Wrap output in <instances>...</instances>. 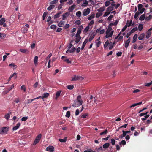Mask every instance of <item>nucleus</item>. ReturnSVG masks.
Returning a JSON list of instances; mask_svg holds the SVG:
<instances>
[{
	"instance_id": "f257e3e1",
	"label": "nucleus",
	"mask_w": 152,
	"mask_h": 152,
	"mask_svg": "<svg viewBox=\"0 0 152 152\" xmlns=\"http://www.w3.org/2000/svg\"><path fill=\"white\" fill-rule=\"evenodd\" d=\"M81 96L80 95L78 96L77 97V100L74 101L73 104L72 105V106L74 107H79L82 105L83 103V101L82 100H80Z\"/></svg>"
},
{
	"instance_id": "f03ea898",
	"label": "nucleus",
	"mask_w": 152,
	"mask_h": 152,
	"mask_svg": "<svg viewBox=\"0 0 152 152\" xmlns=\"http://www.w3.org/2000/svg\"><path fill=\"white\" fill-rule=\"evenodd\" d=\"M83 77L81 76L74 75V77L72 78V81H75L76 80L81 81L83 80Z\"/></svg>"
},
{
	"instance_id": "7ed1b4c3",
	"label": "nucleus",
	"mask_w": 152,
	"mask_h": 152,
	"mask_svg": "<svg viewBox=\"0 0 152 152\" xmlns=\"http://www.w3.org/2000/svg\"><path fill=\"white\" fill-rule=\"evenodd\" d=\"M8 131L7 127H3L0 129V134H6Z\"/></svg>"
},
{
	"instance_id": "20e7f679",
	"label": "nucleus",
	"mask_w": 152,
	"mask_h": 152,
	"mask_svg": "<svg viewBox=\"0 0 152 152\" xmlns=\"http://www.w3.org/2000/svg\"><path fill=\"white\" fill-rule=\"evenodd\" d=\"M112 29V28L111 27H108V28L106 32V35L105 36V37L106 38H108V37H110V36H109L110 34V33Z\"/></svg>"
},
{
	"instance_id": "39448f33",
	"label": "nucleus",
	"mask_w": 152,
	"mask_h": 152,
	"mask_svg": "<svg viewBox=\"0 0 152 152\" xmlns=\"http://www.w3.org/2000/svg\"><path fill=\"white\" fill-rule=\"evenodd\" d=\"M142 7L143 5L141 4H138V11L140 12V13L141 14L145 10L144 8H142Z\"/></svg>"
},
{
	"instance_id": "423d86ee",
	"label": "nucleus",
	"mask_w": 152,
	"mask_h": 152,
	"mask_svg": "<svg viewBox=\"0 0 152 152\" xmlns=\"http://www.w3.org/2000/svg\"><path fill=\"white\" fill-rule=\"evenodd\" d=\"M41 137L42 135L41 134H39L36 137L34 142V144L35 145L37 144L39 142L41 138Z\"/></svg>"
},
{
	"instance_id": "0eeeda50",
	"label": "nucleus",
	"mask_w": 152,
	"mask_h": 152,
	"mask_svg": "<svg viewBox=\"0 0 152 152\" xmlns=\"http://www.w3.org/2000/svg\"><path fill=\"white\" fill-rule=\"evenodd\" d=\"M54 149L53 146L50 145L46 148V150L50 152H53L54 151Z\"/></svg>"
},
{
	"instance_id": "6e6552de",
	"label": "nucleus",
	"mask_w": 152,
	"mask_h": 152,
	"mask_svg": "<svg viewBox=\"0 0 152 152\" xmlns=\"http://www.w3.org/2000/svg\"><path fill=\"white\" fill-rule=\"evenodd\" d=\"M90 11V10L89 8L85 9L83 11V15L84 16L87 15L89 14Z\"/></svg>"
},
{
	"instance_id": "1a4fd4ad",
	"label": "nucleus",
	"mask_w": 152,
	"mask_h": 152,
	"mask_svg": "<svg viewBox=\"0 0 152 152\" xmlns=\"http://www.w3.org/2000/svg\"><path fill=\"white\" fill-rule=\"evenodd\" d=\"M70 14L69 12H67L62 15V20H65L66 17L69 15Z\"/></svg>"
},
{
	"instance_id": "9d476101",
	"label": "nucleus",
	"mask_w": 152,
	"mask_h": 152,
	"mask_svg": "<svg viewBox=\"0 0 152 152\" xmlns=\"http://www.w3.org/2000/svg\"><path fill=\"white\" fill-rule=\"evenodd\" d=\"M20 125L21 124L20 123H18L16 124V126H14L12 128L13 130H16L17 129H18L19 128V127L20 126Z\"/></svg>"
},
{
	"instance_id": "9b49d317",
	"label": "nucleus",
	"mask_w": 152,
	"mask_h": 152,
	"mask_svg": "<svg viewBox=\"0 0 152 152\" xmlns=\"http://www.w3.org/2000/svg\"><path fill=\"white\" fill-rule=\"evenodd\" d=\"M62 13V12L59 11L54 16L53 18L54 19H55L56 18H58L60 17L61 14Z\"/></svg>"
},
{
	"instance_id": "f8f14e48",
	"label": "nucleus",
	"mask_w": 152,
	"mask_h": 152,
	"mask_svg": "<svg viewBox=\"0 0 152 152\" xmlns=\"http://www.w3.org/2000/svg\"><path fill=\"white\" fill-rule=\"evenodd\" d=\"M62 91L60 90L58 91L57 92L55 97V99L56 100H57V99L61 95V93Z\"/></svg>"
},
{
	"instance_id": "ddd939ff",
	"label": "nucleus",
	"mask_w": 152,
	"mask_h": 152,
	"mask_svg": "<svg viewBox=\"0 0 152 152\" xmlns=\"http://www.w3.org/2000/svg\"><path fill=\"white\" fill-rule=\"evenodd\" d=\"M49 95V93H45L43 94L42 96H40V98H41L42 99H43L44 98L48 97Z\"/></svg>"
},
{
	"instance_id": "4468645a",
	"label": "nucleus",
	"mask_w": 152,
	"mask_h": 152,
	"mask_svg": "<svg viewBox=\"0 0 152 152\" xmlns=\"http://www.w3.org/2000/svg\"><path fill=\"white\" fill-rule=\"evenodd\" d=\"M75 4H73L70 7H69L68 10L70 12H71L73 11V10L74 9V8L76 7Z\"/></svg>"
},
{
	"instance_id": "2eb2a0df",
	"label": "nucleus",
	"mask_w": 152,
	"mask_h": 152,
	"mask_svg": "<svg viewBox=\"0 0 152 152\" xmlns=\"http://www.w3.org/2000/svg\"><path fill=\"white\" fill-rule=\"evenodd\" d=\"M88 42V39H86L84 42H83V43L82 45V47H81V49L83 50L84 49V47H85L86 44Z\"/></svg>"
},
{
	"instance_id": "dca6fc26",
	"label": "nucleus",
	"mask_w": 152,
	"mask_h": 152,
	"mask_svg": "<svg viewBox=\"0 0 152 152\" xmlns=\"http://www.w3.org/2000/svg\"><path fill=\"white\" fill-rule=\"evenodd\" d=\"M145 34L144 33L141 34L138 37V39L139 40H142L145 37Z\"/></svg>"
},
{
	"instance_id": "f3484780",
	"label": "nucleus",
	"mask_w": 152,
	"mask_h": 152,
	"mask_svg": "<svg viewBox=\"0 0 152 152\" xmlns=\"http://www.w3.org/2000/svg\"><path fill=\"white\" fill-rule=\"evenodd\" d=\"M105 10V8L104 6L101 7L99 9L97 10V11L99 12L102 13V12L104 11Z\"/></svg>"
},
{
	"instance_id": "a211bd4d",
	"label": "nucleus",
	"mask_w": 152,
	"mask_h": 152,
	"mask_svg": "<svg viewBox=\"0 0 152 152\" xmlns=\"http://www.w3.org/2000/svg\"><path fill=\"white\" fill-rule=\"evenodd\" d=\"M21 30L23 33H27L28 31V28L24 27L22 28Z\"/></svg>"
},
{
	"instance_id": "6ab92c4d",
	"label": "nucleus",
	"mask_w": 152,
	"mask_h": 152,
	"mask_svg": "<svg viewBox=\"0 0 152 152\" xmlns=\"http://www.w3.org/2000/svg\"><path fill=\"white\" fill-rule=\"evenodd\" d=\"M20 51L22 53L27 54L28 53L29 51H28V50L27 49H20Z\"/></svg>"
},
{
	"instance_id": "aec40b11",
	"label": "nucleus",
	"mask_w": 152,
	"mask_h": 152,
	"mask_svg": "<svg viewBox=\"0 0 152 152\" xmlns=\"http://www.w3.org/2000/svg\"><path fill=\"white\" fill-rule=\"evenodd\" d=\"M40 97L41 96H39V97H37V98H34V99H29L28 100V102H27V103H31L32 102L34 101V100L35 99H39L40 98Z\"/></svg>"
},
{
	"instance_id": "412c9836",
	"label": "nucleus",
	"mask_w": 152,
	"mask_h": 152,
	"mask_svg": "<svg viewBox=\"0 0 152 152\" xmlns=\"http://www.w3.org/2000/svg\"><path fill=\"white\" fill-rule=\"evenodd\" d=\"M6 20L4 18H2L0 20V25H2L5 22Z\"/></svg>"
},
{
	"instance_id": "4be33fe9",
	"label": "nucleus",
	"mask_w": 152,
	"mask_h": 152,
	"mask_svg": "<svg viewBox=\"0 0 152 152\" xmlns=\"http://www.w3.org/2000/svg\"><path fill=\"white\" fill-rule=\"evenodd\" d=\"M114 8L113 6H109V7L107 9V11L109 12H110L111 11H112L113 10Z\"/></svg>"
},
{
	"instance_id": "5701e85b",
	"label": "nucleus",
	"mask_w": 152,
	"mask_h": 152,
	"mask_svg": "<svg viewBox=\"0 0 152 152\" xmlns=\"http://www.w3.org/2000/svg\"><path fill=\"white\" fill-rule=\"evenodd\" d=\"M137 37V34H135L133 37V39L132 40V43H134L136 42V39Z\"/></svg>"
},
{
	"instance_id": "b1692460",
	"label": "nucleus",
	"mask_w": 152,
	"mask_h": 152,
	"mask_svg": "<svg viewBox=\"0 0 152 152\" xmlns=\"http://www.w3.org/2000/svg\"><path fill=\"white\" fill-rule=\"evenodd\" d=\"M110 146V144L109 143H106L104 144L103 146V147L104 148H107Z\"/></svg>"
},
{
	"instance_id": "393cba45",
	"label": "nucleus",
	"mask_w": 152,
	"mask_h": 152,
	"mask_svg": "<svg viewBox=\"0 0 152 152\" xmlns=\"http://www.w3.org/2000/svg\"><path fill=\"white\" fill-rule=\"evenodd\" d=\"M95 36V35L94 34H92L90 37L89 38L88 40H88L89 42L91 41L94 38Z\"/></svg>"
},
{
	"instance_id": "a878e982",
	"label": "nucleus",
	"mask_w": 152,
	"mask_h": 152,
	"mask_svg": "<svg viewBox=\"0 0 152 152\" xmlns=\"http://www.w3.org/2000/svg\"><path fill=\"white\" fill-rule=\"evenodd\" d=\"M65 23V22L64 21H60L58 23V26L60 27H62Z\"/></svg>"
},
{
	"instance_id": "bb28decb",
	"label": "nucleus",
	"mask_w": 152,
	"mask_h": 152,
	"mask_svg": "<svg viewBox=\"0 0 152 152\" xmlns=\"http://www.w3.org/2000/svg\"><path fill=\"white\" fill-rule=\"evenodd\" d=\"M109 44V50H111L113 47L114 45H113L112 42H110Z\"/></svg>"
},
{
	"instance_id": "cd10ccee",
	"label": "nucleus",
	"mask_w": 152,
	"mask_h": 152,
	"mask_svg": "<svg viewBox=\"0 0 152 152\" xmlns=\"http://www.w3.org/2000/svg\"><path fill=\"white\" fill-rule=\"evenodd\" d=\"M58 0H53L50 2V5H54V4L57 3L58 2Z\"/></svg>"
},
{
	"instance_id": "c85d7f7f",
	"label": "nucleus",
	"mask_w": 152,
	"mask_h": 152,
	"mask_svg": "<svg viewBox=\"0 0 152 152\" xmlns=\"http://www.w3.org/2000/svg\"><path fill=\"white\" fill-rule=\"evenodd\" d=\"M145 18V14H143L139 18V20H140L142 21L144 20Z\"/></svg>"
},
{
	"instance_id": "c756f323",
	"label": "nucleus",
	"mask_w": 152,
	"mask_h": 152,
	"mask_svg": "<svg viewBox=\"0 0 152 152\" xmlns=\"http://www.w3.org/2000/svg\"><path fill=\"white\" fill-rule=\"evenodd\" d=\"M58 140L61 142H65L66 141V137H65L64 139L60 138L58 139Z\"/></svg>"
},
{
	"instance_id": "7c9ffc66",
	"label": "nucleus",
	"mask_w": 152,
	"mask_h": 152,
	"mask_svg": "<svg viewBox=\"0 0 152 152\" xmlns=\"http://www.w3.org/2000/svg\"><path fill=\"white\" fill-rule=\"evenodd\" d=\"M55 7L54 5H50L47 8V10H50L52 9L53 8Z\"/></svg>"
},
{
	"instance_id": "2f4dec72",
	"label": "nucleus",
	"mask_w": 152,
	"mask_h": 152,
	"mask_svg": "<svg viewBox=\"0 0 152 152\" xmlns=\"http://www.w3.org/2000/svg\"><path fill=\"white\" fill-rule=\"evenodd\" d=\"M76 38L75 39V42L77 44L80 41V39L81 38V37L80 36V37H76Z\"/></svg>"
},
{
	"instance_id": "473e14b6",
	"label": "nucleus",
	"mask_w": 152,
	"mask_h": 152,
	"mask_svg": "<svg viewBox=\"0 0 152 152\" xmlns=\"http://www.w3.org/2000/svg\"><path fill=\"white\" fill-rule=\"evenodd\" d=\"M74 86L72 85H69L67 86V88L68 89L72 90L74 88Z\"/></svg>"
},
{
	"instance_id": "72a5a7b5",
	"label": "nucleus",
	"mask_w": 152,
	"mask_h": 152,
	"mask_svg": "<svg viewBox=\"0 0 152 152\" xmlns=\"http://www.w3.org/2000/svg\"><path fill=\"white\" fill-rule=\"evenodd\" d=\"M107 129L104 130L103 132H101L99 134L100 135L106 134L107 132Z\"/></svg>"
},
{
	"instance_id": "f704fd0d",
	"label": "nucleus",
	"mask_w": 152,
	"mask_h": 152,
	"mask_svg": "<svg viewBox=\"0 0 152 152\" xmlns=\"http://www.w3.org/2000/svg\"><path fill=\"white\" fill-rule=\"evenodd\" d=\"M128 21H127V23H126V24L125 26L121 30V31L123 32V31H124L126 29L127 27H128L127 24L128 23Z\"/></svg>"
},
{
	"instance_id": "c9c22d12",
	"label": "nucleus",
	"mask_w": 152,
	"mask_h": 152,
	"mask_svg": "<svg viewBox=\"0 0 152 152\" xmlns=\"http://www.w3.org/2000/svg\"><path fill=\"white\" fill-rule=\"evenodd\" d=\"M11 112H10V114L7 113L6 115L4 116V118L7 119V120H8L10 117V114H11Z\"/></svg>"
},
{
	"instance_id": "e433bc0d",
	"label": "nucleus",
	"mask_w": 152,
	"mask_h": 152,
	"mask_svg": "<svg viewBox=\"0 0 152 152\" xmlns=\"http://www.w3.org/2000/svg\"><path fill=\"white\" fill-rule=\"evenodd\" d=\"M146 33V38L148 39L150 37V36L151 34V32H149L148 31H147Z\"/></svg>"
},
{
	"instance_id": "4c0bfd02",
	"label": "nucleus",
	"mask_w": 152,
	"mask_h": 152,
	"mask_svg": "<svg viewBox=\"0 0 152 152\" xmlns=\"http://www.w3.org/2000/svg\"><path fill=\"white\" fill-rule=\"evenodd\" d=\"M38 57L36 56L34 57V62L35 64L37 63L38 61Z\"/></svg>"
},
{
	"instance_id": "58836bf2",
	"label": "nucleus",
	"mask_w": 152,
	"mask_h": 152,
	"mask_svg": "<svg viewBox=\"0 0 152 152\" xmlns=\"http://www.w3.org/2000/svg\"><path fill=\"white\" fill-rule=\"evenodd\" d=\"M6 35L5 34L0 33V38H4L6 37Z\"/></svg>"
},
{
	"instance_id": "ea45409f",
	"label": "nucleus",
	"mask_w": 152,
	"mask_h": 152,
	"mask_svg": "<svg viewBox=\"0 0 152 152\" xmlns=\"http://www.w3.org/2000/svg\"><path fill=\"white\" fill-rule=\"evenodd\" d=\"M76 15L78 17H80L81 15V12L80 11H78L76 13Z\"/></svg>"
},
{
	"instance_id": "a19ab883",
	"label": "nucleus",
	"mask_w": 152,
	"mask_h": 152,
	"mask_svg": "<svg viewBox=\"0 0 152 152\" xmlns=\"http://www.w3.org/2000/svg\"><path fill=\"white\" fill-rule=\"evenodd\" d=\"M140 13V12H139V11L137 12L135 14L134 16V18L135 19H137L138 15H139Z\"/></svg>"
},
{
	"instance_id": "79ce46f5",
	"label": "nucleus",
	"mask_w": 152,
	"mask_h": 152,
	"mask_svg": "<svg viewBox=\"0 0 152 152\" xmlns=\"http://www.w3.org/2000/svg\"><path fill=\"white\" fill-rule=\"evenodd\" d=\"M81 31L80 30H78L76 34V37H80V34L81 33Z\"/></svg>"
},
{
	"instance_id": "37998d69",
	"label": "nucleus",
	"mask_w": 152,
	"mask_h": 152,
	"mask_svg": "<svg viewBox=\"0 0 152 152\" xmlns=\"http://www.w3.org/2000/svg\"><path fill=\"white\" fill-rule=\"evenodd\" d=\"M137 27H135L133 28H132L131 31H130L131 33H134V32H135L136 31H137Z\"/></svg>"
},
{
	"instance_id": "c03bdc74",
	"label": "nucleus",
	"mask_w": 152,
	"mask_h": 152,
	"mask_svg": "<svg viewBox=\"0 0 152 152\" xmlns=\"http://www.w3.org/2000/svg\"><path fill=\"white\" fill-rule=\"evenodd\" d=\"M48 14V12H44L43 15L42 16L43 20H44L45 18Z\"/></svg>"
},
{
	"instance_id": "a18cd8bd",
	"label": "nucleus",
	"mask_w": 152,
	"mask_h": 152,
	"mask_svg": "<svg viewBox=\"0 0 152 152\" xmlns=\"http://www.w3.org/2000/svg\"><path fill=\"white\" fill-rule=\"evenodd\" d=\"M129 43L130 42H128H128L126 40L124 41L125 46L126 48L128 47Z\"/></svg>"
},
{
	"instance_id": "49530a36",
	"label": "nucleus",
	"mask_w": 152,
	"mask_h": 152,
	"mask_svg": "<svg viewBox=\"0 0 152 152\" xmlns=\"http://www.w3.org/2000/svg\"><path fill=\"white\" fill-rule=\"evenodd\" d=\"M89 26H87L84 30H83V32L86 33L89 30Z\"/></svg>"
},
{
	"instance_id": "de8ad7c7",
	"label": "nucleus",
	"mask_w": 152,
	"mask_h": 152,
	"mask_svg": "<svg viewBox=\"0 0 152 152\" xmlns=\"http://www.w3.org/2000/svg\"><path fill=\"white\" fill-rule=\"evenodd\" d=\"M152 18V16L151 15H150L148 17H145V20L147 21H148Z\"/></svg>"
},
{
	"instance_id": "09e8293b",
	"label": "nucleus",
	"mask_w": 152,
	"mask_h": 152,
	"mask_svg": "<svg viewBox=\"0 0 152 152\" xmlns=\"http://www.w3.org/2000/svg\"><path fill=\"white\" fill-rule=\"evenodd\" d=\"M66 117L67 118H69L70 117V111H68L66 112Z\"/></svg>"
},
{
	"instance_id": "8fccbe9b",
	"label": "nucleus",
	"mask_w": 152,
	"mask_h": 152,
	"mask_svg": "<svg viewBox=\"0 0 152 152\" xmlns=\"http://www.w3.org/2000/svg\"><path fill=\"white\" fill-rule=\"evenodd\" d=\"M94 17V14H93L88 18V19L89 20H91Z\"/></svg>"
},
{
	"instance_id": "3c124183",
	"label": "nucleus",
	"mask_w": 152,
	"mask_h": 152,
	"mask_svg": "<svg viewBox=\"0 0 152 152\" xmlns=\"http://www.w3.org/2000/svg\"><path fill=\"white\" fill-rule=\"evenodd\" d=\"M152 84V81L151 82L148 83H145V86L147 87L150 86Z\"/></svg>"
},
{
	"instance_id": "603ef678",
	"label": "nucleus",
	"mask_w": 152,
	"mask_h": 152,
	"mask_svg": "<svg viewBox=\"0 0 152 152\" xmlns=\"http://www.w3.org/2000/svg\"><path fill=\"white\" fill-rule=\"evenodd\" d=\"M76 50V49L74 47H73L72 49L70 50V53H72L74 52Z\"/></svg>"
},
{
	"instance_id": "864d4df0",
	"label": "nucleus",
	"mask_w": 152,
	"mask_h": 152,
	"mask_svg": "<svg viewBox=\"0 0 152 152\" xmlns=\"http://www.w3.org/2000/svg\"><path fill=\"white\" fill-rule=\"evenodd\" d=\"M109 42L108 40H107L106 42L105 43L104 45V48H107L108 45H109Z\"/></svg>"
},
{
	"instance_id": "5fc2aeb1",
	"label": "nucleus",
	"mask_w": 152,
	"mask_h": 152,
	"mask_svg": "<svg viewBox=\"0 0 152 152\" xmlns=\"http://www.w3.org/2000/svg\"><path fill=\"white\" fill-rule=\"evenodd\" d=\"M102 15V13H101V12H100V13L98 12V13H97L96 14V18H99V17L100 16H101Z\"/></svg>"
},
{
	"instance_id": "6e6d98bb",
	"label": "nucleus",
	"mask_w": 152,
	"mask_h": 152,
	"mask_svg": "<svg viewBox=\"0 0 152 152\" xmlns=\"http://www.w3.org/2000/svg\"><path fill=\"white\" fill-rule=\"evenodd\" d=\"M13 77H15V79H16L17 77V73H14L12 75L10 76V78H12Z\"/></svg>"
},
{
	"instance_id": "4d7b16f0",
	"label": "nucleus",
	"mask_w": 152,
	"mask_h": 152,
	"mask_svg": "<svg viewBox=\"0 0 152 152\" xmlns=\"http://www.w3.org/2000/svg\"><path fill=\"white\" fill-rule=\"evenodd\" d=\"M110 4V2L109 1H107L105 2V7H108Z\"/></svg>"
},
{
	"instance_id": "13d9d810",
	"label": "nucleus",
	"mask_w": 152,
	"mask_h": 152,
	"mask_svg": "<svg viewBox=\"0 0 152 152\" xmlns=\"http://www.w3.org/2000/svg\"><path fill=\"white\" fill-rule=\"evenodd\" d=\"M143 28V25L142 24H139L138 26V29L139 31H141Z\"/></svg>"
},
{
	"instance_id": "bf43d9fd",
	"label": "nucleus",
	"mask_w": 152,
	"mask_h": 152,
	"mask_svg": "<svg viewBox=\"0 0 152 152\" xmlns=\"http://www.w3.org/2000/svg\"><path fill=\"white\" fill-rule=\"evenodd\" d=\"M126 144V142L125 140H122L121 142H119V144L121 145V144L125 145Z\"/></svg>"
},
{
	"instance_id": "052dcab7",
	"label": "nucleus",
	"mask_w": 152,
	"mask_h": 152,
	"mask_svg": "<svg viewBox=\"0 0 152 152\" xmlns=\"http://www.w3.org/2000/svg\"><path fill=\"white\" fill-rule=\"evenodd\" d=\"M115 140L113 139H111V143L113 145H115Z\"/></svg>"
},
{
	"instance_id": "680f3d73",
	"label": "nucleus",
	"mask_w": 152,
	"mask_h": 152,
	"mask_svg": "<svg viewBox=\"0 0 152 152\" xmlns=\"http://www.w3.org/2000/svg\"><path fill=\"white\" fill-rule=\"evenodd\" d=\"M56 27V26L55 25H52L50 26V28L53 29H55Z\"/></svg>"
},
{
	"instance_id": "e2e57ef3",
	"label": "nucleus",
	"mask_w": 152,
	"mask_h": 152,
	"mask_svg": "<svg viewBox=\"0 0 152 152\" xmlns=\"http://www.w3.org/2000/svg\"><path fill=\"white\" fill-rule=\"evenodd\" d=\"M28 119V117L26 116L23 117L21 118V120L22 121H26Z\"/></svg>"
},
{
	"instance_id": "0e129e2a",
	"label": "nucleus",
	"mask_w": 152,
	"mask_h": 152,
	"mask_svg": "<svg viewBox=\"0 0 152 152\" xmlns=\"http://www.w3.org/2000/svg\"><path fill=\"white\" fill-rule=\"evenodd\" d=\"M110 13V12L107 11L105 12L103 15V17H105L108 15Z\"/></svg>"
},
{
	"instance_id": "69168bd1",
	"label": "nucleus",
	"mask_w": 152,
	"mask_h": 152,
	"mask_svg": "<svg viewBox=\"0 0 152 152\" xmlns=\"http://www.w3.org/2000/svg\"><path fill=\"white\" fill-rule=\"evenodd\" d=\"M21 90H23L24 91V92H25L26 91V88L25 86L24 85H23L21 87Z\"/></svg>"
},
{
	"instance_id": "338daca9",
	"label": "nucleus",
	"mask_w": 152,
	"mask_h": 152,
	"mask_svg": "<svg viewBox=\"0 0 152 152\" xmlns=\"http://www.w3.org/2000/svg\"><path fill=\"white\" fill-rule=\"evenodd\" d=\"M64 61L66 62L67 63H71V61L69 60V59H66L64 60Z\"/></svg>"
},
{
	"instance_id": "774afa93",
	"label": "nucleus",
	"mask_w": 152,
	"mask_h": 152,
	"mask_svg": "<svg viewBox=\"0 0 152 152\" xmlns=\"http://www.w3.org/2000/svg\"><path fill=\"white\" fill-rule=\"evenodd\" d=\"M79 114V109H77L75 111V114L76 116L78 115Z\"/></svg>"
}]
</instances>
